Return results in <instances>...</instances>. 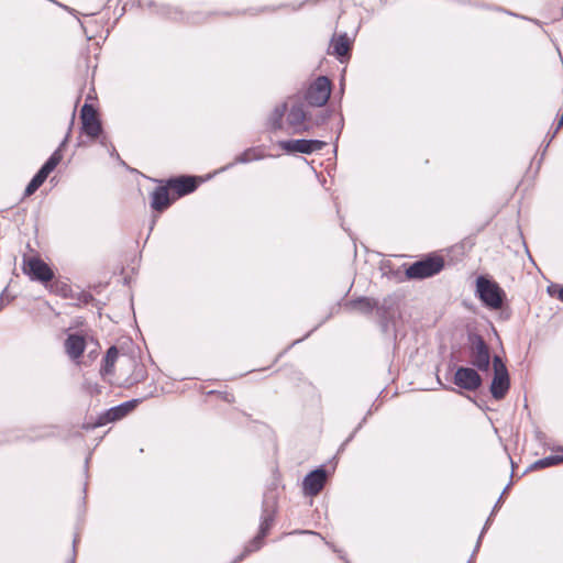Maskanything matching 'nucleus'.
Returning <instances> with one entry per match:
<instances>
[{"instance_id": "15", "label": "nucleus", "mask_w": 563, "mask_h": 563, "mask_svg": "<svg viewBox=\"0 0 563 563\" xmlns=\"http://www.w3.org/2000/svg\"><path fill=\"white\" fill-rule=\"evenodd\" d=\"M306 112L301 106H292L287 113V123L294 129V133L308 132L309 128L305 124Z\"/></svg>"}, {"instance_id": "8", "label": "nucleus", "mask_w": 563, "mask_h": 563, "mask_svg": "<svg viewBox=\"0 0 563 563\" xmlns=\"http://www.w3.org/2000/svg\"><path fill=\"white\" fill-rule=\"evenodd\" d=\"M327 143L320 140H289L278 142V146L288 154H311L321 151Z\"/></svg>"}, {"instance_id": "13", "label": "nucleus", "mask_w": 563, "mask_h": 563, "mask_svg": "<svg viewBox=\"0 0 563 563\" xmlns=\"http://www.w3.org/2000/svg\"><path fill=\"white\" fill-rule=\"evenodd\" d=\"M471 363L479 371L486 372L489 368L490 353L482 338H478L471 347Z\"/></svg>"}, {"instance_id": "17", "label": "nucleus", "mask_w": 563, "mask_h": 563, "mask_svg": "<svg viewBox=\"0 0 563 563\" xmlns=\"http://www.w3.org/2000/svg\"><path fill=\"white\" fill-rule=\"evenodd\" d=\"M286 113V104L282 103L272 111L267 120V129L271 132H277L284 128V117Z\"/></svg>"}, {"instance_id": "7", "label": "nucleus", "mask_w": 563, "mask_h": 563, "mask_svg": "<svg viewBox=\"0 0 563 563\" xmlns=\"http://www.w3.org/2000/svg\"><path fill=\"white\" fill-rule=\"evenodd\" d=\"M63 155L60 148H57L51 157L46 161V163L41 167V169L35 174V176L31 179L29 185L25 188V196L33 195L46 180L48 175L55 169V167L62 161Z\"/></svg>"}, {"instance_id": "2", "label": "nucleus", "mask_w": 563, "mask_h": 563, "mask_svg": "<svg viewBox=\"0 0 563 563\" xmlns=\"http://www.w3.org/2000/svg\"><path fill=\"white\" fill-rule=\"evenodd\" d=\"M476 292L482 302L494 310L503 307L506 297L503 288L495 280L488 279L485 276H479L476 279Z\"/></svg>"}, {"instance_id": "22", "label": "nucleus", "mask_w": 563, "mask_h": 563, "mask_svg": "<svg viewBox=\"0 0 563 563\" xmlns=\"http://www.w3.org/2000/svg\"><path fill=\"white\" fill-rule=\"evenodd\" d=\"M273 523L274 516L272 514H266L265 516H263L260 525L258 534L265 538L268 534L269 530L272 529Z\"/></svg>"}, {"instance_id": "26", "label": "nucleus", "mask_w": 563, "mask_h": 563, "mask_svg": "<svg viewBox=\"0 0 563 563\" xmlns=\"http://www.w3.org/2000/svg\"><path fill=\"white\" fill-rule=\"evenodd\" d=\"M95 12L92 11H85V12H80V14L85 15V16H88V15H92Z\"/></svg>"}, {"instance_id": "21", "label": "nucleus", "mask_w": 563, "mask_h": 563, "mask_svg": "<svg viewBox=\"0 0 563 563\" xmlns=\"http://www.w3.org/2000/svg\"><path fill=\"white\" fill-rule=\"evenodd\" d=\"M559 464H563V454H555L538 460L537 462H534L533 466L536 468H545Z\"/></svg>"}, {"instance_id": "5", "label": "nucleus", "mask_w": 563, "mask_h": 563, "mask_svg": "<svg viewBox=\"0 0 563 563\" xmlns=\"http://www.w3.org/2000/svg\"><path fill=\"white\" fill-rule=\"evenodd\" d=\"M494 377L490 385L492 396L496 400L505 398L510 387L509 374L506 365L499 356L493 358Z\"/></svg>"}, {"instance_id": "16", "label": "nucleus", "mask_w": 563, "mask_h": 563, "mask_svg": "<svg viewBox=\"0 0 563 563\" xmlns=\"http://www.w3.org/2000/svg\"><path fill=\"white\" fill-rule=\"evenodd\" d=\"M351 52V41L346 34L333 36L329 54L338 56L341 60L349 57Z\"/></svg>"}, {"instance_id": "10", "label": "nucleus", "mask_w": 563, "mask_h": 563, "mask_svg": "<svg viewBox=\"0 0 563 563\" xmlns=\"http://www.w3.org/2000/svg\"><path fill=\"white\" fill-rule=\"evenodd\" d=\"M453 383L460 388L474 391L482 385V377L474 368L459 367L455 371Z\"/></svg>"}, {"instance_id": "19", "label": "nucleus", "mask_w": 563, "mask_h": 563, "mask_svg": "<svg viewBox=\"0 0 563 563\" xmlns=\"http://www.w3.org/2000/svg\"><path fill=\"white\" fill-rule=\"evenodd\" d=\"M119 351L115 346H111L103 358V364L100 368V374L106 377L113 374L114 364L118 360Z\"/></svg>"}, {"instance_id": "3", "label": "nucleus", "mask_w": 563, "mask_h": 563, "mask_svg": "<svg viewBox=\"0 0 563 563\" xmlns=\"http://www.w3.org/2000/svg\"><path fill=\"white\" fill-rule=\"evenodd\" d=\"M445 266L443 256L429 255L409 265L405 275L408 279H424L439 274Z\"/></svg>"}, {"instance_id": "14", "label": "nucleus", "mask_w": 563, "mask_h": 563, "mask_svg": "<svg viewBox=\"0 0 563 563\" xmlns=\"http://www.w3.org/2000/svg\"><path fill=\"white\" fill-rule=\"evenodd\" d=\"M64 345L67 355L71 360L77 361L86 349V339L84 335L71 333L68 334Z\"/></svg>"}, {"instance_id": "25", "label": "nucleus", "mask_w": 563, "mask_h": 563, "mask_svg": "<svg viewBox=\"0 0 563 563\" xmlns=\"http://www.w3.org/2000/svg\"><path fill=\"white\" fill-rule=\"evenodd\" d=\"M48 287H49L51 291H55V292H58V291H59V286H58V284L49 285Z\"/></svg>"}, {"instance_id": "24", "label": "nucleus", "mask_w": 563, "mask_h": 563, "mask_svg": "<svg viewBox=\"0 0 563 563\" xmlns=\"http://www.w3.org/2000/svg\"><path fill=\"white\" fill-rule=\"evenodd\" d=\"M555 296L559 300L563 301V287L556 291Z\"/></svg>"}, {"instance_id": "1", "label": "nucleus", "mask_w": 563, "mask_h": 563, "mask_svg": "<svg viewBox=\"0 0 563 563\" xmlns=\"http://www.w3.org/2000/svg\"><path fill=\"white\" fill-rule=\"evenodd\" d=\"M201 183L200 177L188 175L161 180L151 194L152 209L158 213L167 210L176 200L194 192Z\"/></svg>"}, {"instance_id": "9", "label": "nucleus", "mask_w": 563, "mask_h": 563, "mask_svg": "<svg viewBox=\"0 0 563 563\" xmlns=\"http://www.w3.org/2000/svg\"><path fill=\"white\" fill-rule=\"evenodd\" d=\"M80 119L82 124V132L87 136L95 140L101 135L102 126L97 117V111L91 104L85 103L82 106Z\"/></svg>"}, {"instance_id": "23", "label": "nucleus", "mask_w": 563, "mask_h": 563, "mask_svg": "<svg viewBox=\"0 0 563 563\" xmlns=\"http://www.w3.org/2000/svg\"><path fill=\"white\" fill-rule=\"evenodd\" d=\"M353 303L358 309L365 311H371L375 306V302L369 298H361L358 300H355Z\"/></svg>"}, {"instance_id": "12", "label": "nucleus", "mask_w": 563, "mask_h": 563, "mask_svg": "<svg viewBox=\"0 0 563 563\" xmlns=\"http://www.w3.org/2000/svg\"><path fill=\"white\" fill-rule=\"evenodd\" d=\"M137 404L139 400L133 399L110 408L109 410L104 411L99 416L96 426H104L109 422H113L124 418L126 415H129L136 408Z\"/></svg>"}, {"instance_id": "27", "label": "nucleus", "mask_w": 563, "mask_h": 563, "mask_svg": "<svg viewBox=\"0 0 563 563\" xmlns=\"http://www.w3.org/2000/svg\"><path fill=\"white\" fill-rule=\"evenodd\" d=\"M69 133L65 136L64 142L62 143V146L67 142Z\"/></svg>"}, {"instance_id": "18", "label": "nucleus", "mask_w": 563, "mask_h": 563, "mask_svg": "<svg viewBox=\"0 0 563 563\" xmlns=\"http://www.w3.org/2000/svg\"><path fill=\"white\" fill-rule=\"evenodd\" d=\"M266 157L264 150L260 146L250 147L243 153L238 155L234 159L235 163L245 164L254 161H260Z\"/></svg>"}, {"instance_id": "6", "label": "nucleus", "mask_w": 563, "mask_h": 563, "mask_svg": "<svg viewBox=\"0 0 563 563\" xmlns=\"http://www.w3.org/2000/svg\"><path fill=\"white\" fill-rule=\"evenodd\" d=\"M23 272L29 275L31 279L44 284L49 283L54 278V272L51 267L36 256L24 257Z\"/></svg>"}, {"instance_id": "4", "label": "nucleus", "mask_w": 563, "mask_h": 563, "mask_svg": "<svg viewBox=\"0 0 563 563\" xmlns=\"http://www.w3.org/2000/svg\"><path fill=\"white\" fill-rule=\"evenodd\" d=\"M332 91V81L327 76H319L308 86L305 100L312 107L324 106Z\"/></svg>"}, {"instance_id": "20", "label": "nucleus", "mask_w": 563, "mask_h": 563, "mask_svg": "<svg viewBox=\"0 0 563 563\" xmlns=\"http://www.w3.org/2000/svg\"><path fill=\"white\" fill-rule=\"evenodd\" d=\"M264 537L260 536L258 533L244 547L243 552L240 554V556L235 560V563H240L243 561L247 555H250L253 552L258 551L263 544H264Z\"/></svg>"}, {"instance_id": "28", "label": "nucleus", "mask_w": 563, "mask_h": 563, "mask_svg": "<svg viewBox=\"0 0 563 563\" xmlns=\"http://www.w3.org/2000/svg\"><path fill=\"white\" fill-rule=\"evenodd\" d=\"M65 288H66V284H63V286L60 287V290L64 291Z\"/></svg>"}, {"instance_id": "11", "label": "nucleus", "mask_w": 563, "mask_h": 563, "mask_svg": "<svg viewBox=\"0 0 563 563\" xmlns=\"http://www.w3.org/2000/svg\"><path fill=\"white\" fill-rule=\"evenodd\" d=\"M327 483V472L319 467L306 475L302 482V489L306 496H317Z\"/></svg>"}]
</instances>
